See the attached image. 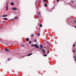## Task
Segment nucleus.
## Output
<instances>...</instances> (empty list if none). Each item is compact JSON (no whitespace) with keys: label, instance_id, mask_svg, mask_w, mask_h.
Masks as SVG:
<instances>
[{"label":"nucleus","instance_id":"nucleus-5","mask_svg":"<svg viewBox=\"0 0 76 76\" xmlns=\"http://www.w3.org/2000/svg\"><path fill=\"white\" fill-rule=\"evenodd\" d=\"M42 50L43 54H45V50L44 49H42Z\"/></svg>","mask_w":76,"mask_h":76},{"label":"nucleus","instance_id":"nucleus-26","mask_svg":"<svg viewBox=\"0 0 76 76\" xmlns=\"http://www.w3.org/2000/svg\"><path fill=\"white\" fill-rule=\"evenodd\" d=\"M75 45L74 44L73 45V47H75Z\"/></svg>","mask_w":76,"mask_h":76},{"label":"nucleus","instance_id":"nucleus-10","mask_svg":"<svg viewBox=\"0 0 76 76\" xmlns=\"http://www.w3.org/2000/svg\"><path fill=\"white\" fill-rule=\"evenodd\" d=\"M39 26H40V27H42V25H41V24H40L39 25Z\"/></svg>","mask_w":76,"mask_h":76},{"label":"nucleus","instance_id":"nucleus-17","mask_svg":"<svg viewBox=\"0 0 76 76\" xmlns=\"http://www.w3.org/2000/svg\"><path fill=\"white\" fill-rule=\"evenodd\" d=\"M31 43H32V42H31V41H30L29 42V44H31Z\"/></svg>","mask_w":76,"mask_h":76},{"label":"nucleus","instance_id":"nucleus-12","mask_svg":"<svg viewBox=\"0 0 76 76\" xmlns=\"http://www.w3.org/2000/svg\"><path fill=\"white\" fill-rule=\"evenodd\" d=\"M40 47L41 48H43V47H42V45H40Z\"/></svg>","mask_w":76,"mask_h":76},{"label":"nucleus","instance_id":"nucleus-22","mask_svg":"<svg viewBox=\"0 0 76 76\" xmlns=\"http://www.w3.org/2000/svg\"><path fill=\"white\" fill-rule=\"evenodd\" d=\"M40 14H41V13L40 12H39L38 13V15H40Z\"/></svg>","mask_w":76,"mask_h":76},{"label":"nucleus","instance_id":"nucleus-28","mask_svg":"<svg viewBox=\"0 0 76 76\" xmlns=\"http://www.w3.org/2000/svg\"><path fill=\"white\" fill-rule=\"evenodd\" d=\"M49 53V50H48V53Z\"/></svg>","mask_w":76,"mask_h":76},{"label":"nucleus","instance_id":"nucleus-21","mask_svg":"<svg viewBox=\"0 0 76 76\" xmlns=\"http://www.w3.org/2000/svg\"><path fill=\"white\" fill-rule=\"evenodd\" d=\"M46 0H43L44 2H46Z\"/></svg>","mask_w":76,"mask_h":76},{"label":"nucleus","instance_id":"nucleus-2","mask_svg":"<svg viewBox=\"0 0 76 76\" xmlns=\"http://www.w3.org/2000/svg\"><path fill=\"white\" fill-rule=\"evenodd\" d=\"M8 3H7V4H6V11H7V10H8V9H9L8 8Z\"/></svg>","mask_w":76,"mask_h":76},{"label":"nucleus","instance_id":"nucleus-27","mask_svg":"<svg viewBox=\"0 0 76 76\" xmlns=\"http://www.w3.org/2000/svg\"><path fill=\"white\" fill-rule=\"evenodd\" d=\"M57 2H59V0H57Z\"/></svg>","mask_w":76,"mask_h":76},{"label":"nucleus","instance_id":"nucleus-19","mask_svg":"<svg viewBox=\"0 0 76 76\" xmlns=\"http://www.w3.org/2000/svg\"><path fill=\"white\" fill-rule=\"evenodd\" d=\"M10 58H9L8 59V61H10Z\"/></svg>","mask_w":76,"mask_h":76},{"label":"nucleus","instance_id":"nucleus-1","mask_svg":"<svg viewBox=\"0 0 76 76\" xmlns=\"http://www.w3.org/2000/svg\"><path fill=\"white\" fill-rule=\"evenodd\" d=\"M31 46L32 47H34V46L35 47V48H39V47L38 46H37V45L36 44H34V45L33 44L31 45Z\"/></svg>","mask_w":76,"mask_h":76},{"label":"nucleus","instance_id":"nucleus-24","mask_svg":"<svg viewBox=\"0 0 76 76\" xmlns=\"http://www.w3.org/2000/svg\"><path fill=\"white\" fill-rule=\"evenodd\" d=\"M21 46H22V47H24V45H21Z\"/></svg>","mask_w":76,"mask_h":76},{"label":"nucleus","instance_id":"nucleus-29","mask_svg":"<svg viewBox=\"0 0 76 76\" xmlns=\"http://www.w3.org/2000/svg\"><path fill=\"white\" fill-rule=\"evenodd\" d=\"M71 3H73V1H72V2H71Z\"/></svg>","mask_w":76,"mask_h":76},{"label":"nucleus","instance_id":"nucleus-11","mask_svg":"<svg viewBox=\"0 0 76 76\" xmlns=\"http://www.w3.org/2000/svg\"><path fill=\"white\" fill-rule=\"evenodd\" d=\"M47 56V54H45L43 55V56L44 57H46Z\"/></svg>","mask_w":76,"mask_h":76},{"label":"nucleus","instance_id":"nucleus-15","mask_svg":"<svg viewBox=\"0 0 76 76\" xmlns=\"http://www.w3.org/2000/svg\"><path fill=\"white\" fill-rule=\"evenodd\" d=\"M4 20H7V18H4Z\"/></svg>","mask_w":76,"mask_h":76},{"label":"nucleus","instance_id":"nucleus-9","mask_svg":"<svg viewBox=\"0 0 76 76\" xmlns=\"http://www.w3.org/2000/svg\"><path fill=\"white\" fill-rule=\"evenodd\" d=\"M11 5H14V3H13V2H11Z\"/></svg>","mask_w":76,"mask_h":76},{"label":"nucleus","instance_id":"nucleus-34","mask_svg":"<svg viewBox=\"0 0 76 76\" xmlns=\"http://www.w3.org/2000/svg\"><path fill=\"white\" fill-rule=\"evenodd\" d=\"M75 28H76V26H75Z\"/></svg>","mask_w":76,"mask_h":76},{"label":"nucleus","instance_id":"nucleus-18","mask_svg":"<svg viewBox=\"0 0 76 76\" xmlns=\"http://www.w3.org/2000/svg\"><path fill=\"white\" fill-rule=\"evenodd\" d=\"M72 20H73V18L71 17L70 18V20H72Z\"/></svg>","mask_w":76,"mask_h":76},{"label":"nucleus","instance_id":"nucleus-25","mask_svg":"<svg viewBox=\"0 0 76 76\" xmlns=\"http://www.w3.org/2000/svg\"><path fill=\"white\" fill-rule=\"evenodd\" d=\"M15 18H13V19H12V21H13V20H15Z\"/></svg>","mask_w":76,"mask_h":76},{"label":"nucleus","instance_id":"nucleus-4","mask_svg":"<svg viewBox=\"0 0 76 76\" xmlns=\"http://www.w3.org/2000/svg\"><path fill=\"white\" fill-rule=\"evenodd\" d=\"M12 9L13 10H17V8H16L12 7Z\"/></svg>","mask_w":76,"mask_h":76},{"label":"nucleus","instance_id":"nucleus-23","mask_svg":"<svg viewBox=\"0 0 76 76\" xmlns=\"http://www.w3.org/2000/svg\"><path fill=\"white\" fill-rule=\"evenodd\" d=\"M38 35L39 37V33H38Z\"/></svg>","mask_w":76,"mask_h":76},{"label":"nucleus","instance_id":"nucleus-20","mask_svg":"<svg viewBox=\"0 0 76 76\" xmlns=\"http://www.w3.org/2000/svg\"><path fill=\"white\" fill-rule=\"evenodd\" d=\"M31 37H34V34H32L31 35Z\"/></svg>","mask_w":76,"mask_h":76},{"label":"nucleus","instance_id":"nucleus-30","mask_svg":"<svg viewBox=\"0 0 76 76\" xmlns=\"http://www.w3.org/2000/svg\"><path fill=\"white\" fill-rule=\"evenodd\" d=\"M0 41H2V39H0Z\"/></svg>","mask_w":76,"mask_h":76},{"label":"nucleus","instance_id":"nucleus-3","mask_svg":"<svg viewBox=\"0 0 76 76\" xmlns=\"http://www.w3.org/2000/svg\"><path fill=\"white\" fill-rule=\"evenodd\" d=\"M5 50L6 51H7V52H10V50L8 49V48L5 49Z\"/></svg>","mask_w":76,"mask_h":76},{"label":"nucleus","instance_id":"nucleus-33","mask_svg":"<svg viewBox=\"0 0 76 76\" xmlns=\"http://www.w3.org/2000/svg\"><path fill=\"white\" fill-rule=\"evenodd\" d=\"M73 52H75V51H73Z\"/></svg>","mask_w":76,"mask_h":76},{"label":"nucleus","instance_id":"nucleus-16","mask_svg":"<svg viewBox=\"0 0 76 76\" xmlns=\"http://www.w3.org/2000/svg\"><path fill=\"white\" fill-rule=\"evenodd\" d=\"M34 42H37V39H35L34 40Z\"/></svg>","mask_w":76,"mask_h":76},{"label":"nucleus","instance_id":"nucleus-32","mask_svg":"<svg viewBox=\"0 0 76 76\" xmlns=\"http://www.w3.org/2000/svg\"><path fill=\"white\" fill-rule=\"evenodd\" d=\"M74 57L75 58H76V56H74Z\"/></svg>","mask_w":76,"mask_h":76},{"label":"nucleus","instance_id":"nucleus-14","mask_svg":"<svg viewBox=\"0 0 76 76\" xmlns=\"http://www.w3.org/2000/svg\"><path fill=\"white\" fill-rule=\"evenodd\" d=\"M45 7H47V4H45Z\"/></svg>","mask_w":76,"mask_h":76},{"label":"nucleus","instance_id":"nucleus-35","mask_svg":"<svg viewBox=\"0 0 76 76\" xmlns=\"http://www.w3.org/2000/svg\"><path fill=\"white\" fill-rule=\"evenodd\" d=\"M45 48H46L45 47Z\"/></svg>","mask_w":76,"mask_h":76},{"label":"nucleus","instance_id":"nucleus-8","mask_svg":"<svg viewBox=\"0 0 76 76\" xmlns=\"http://www.w3.org/2000/svg\"><path fill=\"white\" fill-rule=\"evenodd\" d=\"M7 15H3V17H7Z\"/></svg>","mask_w":76,"mask_h":76},{"label":"nucleus","instance_id":"nucleus-6","mask_svg":"<svg viewBox=\"0 0 76 76\" xmlns=\"http://www.w3.org/2000/svg\"><path fill=\"white\" fill-rule=\"evenodd\" d=\"M33 54V53L29 54L27 55V56H31V55H32V54Z\"/></svg>","mask_w":76,"mask_h":76},{"label":"nucleus","instance_id":"nucleus-31","mask_svg":"<svg viewBox=\"0 0 76 76\" xmlns=\"http://www.w3.org/2000/svg\"><path fill=\"white\" fill-rule=\"evenodd\" d=\"M39 49H40V50H42L41 48H39Z\"/></svg>","mask_w":76,"mask_h":76},{"label":"nucleus","instance_id":"nucleus-13","mask_svg":"<svg viewBox=\"0 0 76 76\" xmlns=\"http://www.w3.org/2000/svg\"><path fill=\"white\" fill-rule=\"evenodd\" d=\"M18 18V17H15L14 19H17Z\"/></svg>","mask_w":76,"mask_h":76},{"label":"nucleus","instance_id":"nucleus-7","mask_svg":"<svg viewBox=\"0 0 76 76\" xmlns=\"http://www.w3.org/2000/svg\"><path fill=\"white\" fill-rule=\"evenodd\" d=\"M26 41H29V39L28 38H26Z\"/></svg>","mask_w":76,"mask_h":76}]
</instances>
